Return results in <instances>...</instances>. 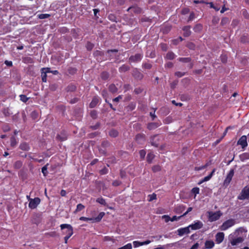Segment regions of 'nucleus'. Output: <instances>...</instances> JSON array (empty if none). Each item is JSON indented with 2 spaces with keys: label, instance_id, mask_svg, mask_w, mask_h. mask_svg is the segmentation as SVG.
I'll list each match as a JSON object with an SVG mask.
<instances>
[{
  "label": "nucleus",
  "instance_id": "nucleus-1",
  "mask_svg": "<svg viewBox=\"0 0 249 249\" xmlns=\"http://www.w3.org/2000/svg\"><path fill=\"white\" fill-rule=\"evenodd\" d=\"M246 232L244 229L243 228H240L239 229H238L237 230H236L235 232L234 233V235H232V234H231L229 236V238H230V239L231 240V244L232 245V246H235L236 245H237L238 244L242 242L243 241V237H238L236 239H231L232 237L235 235V236H237V235H240V233H242L243 232Z\"/></svg>",
  "mask_w": 249,
  "mask_h": 249
},
{
  "label": "nucleus",
  "instance_id": "nucleus-2",
  "mask_svg": "<svg viewBox=\"0 0 249 249\" xmlns=\"http://www.w3.org/2000/svg\"><path fill=\"white\" fill-rule=\"evenodd\" d=\"M208 219L211 222L216 221L219 219V218L222 215V213L220 211H217L215 212H209Z\"/></svg>",
  "mask_w": 249,
  "mask_h": 249
},
{
  "label": "nucleus",
  "instance_id": "nucleus-3",
  "mask_svg": "<svg viewBox=\"0 0 249 249\" xmlns=\"http://www.w3.org/2000/svg\"><path fill=\"white\" fill-rule=\"evenodd\" d=\"M29 199V207L32 209H35L40 202V199L38 197H36L34 199L30 198L28 196H27Z\"/></svg>",
  "mask_w": 249,
  "mask_h": 249
},
{
  "label": "nucleus",
  "instance_id": "nucleus-4",
  "mask_svg": "<svg viewBox=\"0 0 249 249\" xmlns=\"http://www.w3.org/2000/svg\"><path fill=\"white\" fill-rule=\"evenodd\" d=\"M235 223L234 220L229 219L224 222L223 224L220 226V230L222 231H225L230 227L233 226Z\"/></svg>",
  "mask_w": 249,
  "mask_h": 249
},
{
  "label": "nucleus",
  "instance_id": "nucleus-5",
  "mask_svg": "<svg viewBox=\"0 0 249 249\" xmlns=\"http://www.w3.org/2000/svg\"><path fill=\"white\" fill-rule=\"evenodd\" d=\"M61 230L66 229V231L65 233L69 236H71L73 234V228L72 226L70 224H63L60 225Z\"/></svg>",
  "mask_w": 249,
  "mask_h": 249
},
{
  "label": "nucleus",
  "instance_id": "nucleus-6",
  "mask_svg": "<svg viewBox=\"0 0 249 249\" xmlns=\"http://www.w3.org/2000/svg\"><path fill=\"white\" fill-rule=\"evenodd\" d=\"M249 198V187L245 188L239 196V199L243 200Z\"/></svg>",
  "mask_w": 249,
  "mask_h": 249
},
{
  "label": "nucleus",
  "instance_id": "nucleus-7",
  "mask_svg": "<svg viewBox=\"0 0 249 249\" xmlns=\"http://www.w3.org/2000/svg\"><path fill=\"white\" fill-rule=\"evenodd\" d=\"M234 175V171L233 170H230L229 173L228 174L225 179L224 181V185L225 186H227L230 183L233 176Z\"/></svg>",
  "mask_w": 249,
  "mask_h": 249
},
{
  "label": "nucleus",
  "instance_id": "nucleus-8",
  "mask_svg": "<svg viewBox=\"0 0 249 249\" xmlns=\"http://www.w3.org/2000/svg\"><path fill=\"white\" fill-rule=\"evenodd\" d=\"M190 228L189 226L183 228H180L178 230V234L179 236H183L185 234H187L190 232Z\"/></svg>",
  "mask_w": 249,
  "mask_h": 249
},
{
  "label": "nucleus",
  "instance_id": "nucleus-9",
  "mask_svg": "<svg viewBox=\"0 0 249 249\" xmlns=\"http://www.w3.org/2000/svg\"><path fill=\"white\" fill-rule=\"evenodd\" d=\"M203 226L202 223L200 221H196L194 224L190 225L189 226L193 230H196L200 229Z\"/></svg>",
  "mask_w": 249,
  "mask_h": 249
},
{
  "label": "nucleus",
  "instance_id": "nucleus-10",
  "mask_svg": "<svg viewBox=\"0 0 249 249\" xmlns=\"http://www.w3.org/2000/svg\"><path fill=\"white\" fill-rule=\"evenodd\" d=\"M238 144L241 145L242 148L246 147L248 145L247 142V137L245 135L242 136L237 142Z\"/></svg>",
  "mask_w": 249,
  "mask_h": 249
},
{
  "label": "nucleus",
  "instance_id": "nucleus-11",
  "mask_svg": "<svg viewBox=\"0 0 249 249\" xmlns=\"http://www.w3.org/2000/svg\"><path fill=\"white\" fill-rule=\"evenodd\" d=\"M50 72V69L49 68H43L41 70L42 80L44 82H46L47 73Z\"/></svg>",
  "mask_w": 249,
  "mask_h": 249
},
{
  "label": "nucleus",
  "instance_id": "nucleus-12",
  "mask_svg": "<svg viewBox=\"0 0 249 249\" xmlns=\"http://www.w3.org/2000/svg\"><path fill=\"white\" fill-rule=\"evenodd\" d=\"M224 238V234L223 232H218L215 235V241L216 243H221Z\"/></svg>",
  "mask_w": 249,
  "mask_h": 249
},
{
  "label": "nucleus",
  "instance_id": "nucleus-13",
  "mask_svg": "<svg viewBox=\"0 0 249 249\" xmlns=\"http://www.w3.org/2000/svg\"><path fill=\"white\" fill-rule=\"evenodd\" d=\"M160 124L158 123H151L148 124V128L149 129H153L160 125Z\"/></svg>",
  "mask_w": 249,
  "mask_h": 249
},
{
  "label": "nucleus",
  "instance_id": "nucleus-14",
  "mask_svg": "<svg viewBox=\"0 0 249 249\" xmlns=\"http://www.w3.org/2000/svg\"><path fill=\"white\" fill-rule=\"evenodd\" d=\"M104 215L105 213L101 212L96 217H93V222H99Z\"/></svg>",
  "mask_w": 249,
  "mask_h": 249
},
{
  "label": "nucleus",
  "instance_id": "nucleus-15",
  "mask_svg": "<svg viewBox=\"0 0 249 249\" xmlns=\"http://www.w3.org/2000/svg\"><path fill=\"white\" fill-rule=\"evenodd\" d=\"M214 242L213 241L208 240L205 242V246L206 249H212L214 246Z\"/></svg>",
  "mask_w": 249,
  "mask_h": 249
},
{
  "label": "nucleus",
  "instance_id": "nucleus-16",
  "mask_svg": "<svg viewBox=\"0 0 249 249\" xmlns=\"http://www.w3.org/2000/svg\"><path fill=\"white\" fill-rule=\"evenodd\" d=\"M240 159L241 160L244 161L249 159V153H244L240 155Z\"/></svg>",
  "mask_w": 249,
  "mask_h": 249
},
{
  "label": "nucleus",
  "instance_id": "nucleus-17",
  "mask_svg": "<svg viewBox=\"0 0 249 249\" xmlns=\"http://www.w3.org/2000/svg\"><path fill=\"white\" fill-rule=\"evenodd\" d=\"M104 240L106 242H111L112 243H114L116 242V240L113 237L108 236H105L104 238Z\"/></svg>",
  "mask_w": 249,
  "mask_h": 249
},
{
  "label": "nucleus",
  "instance_id": "nucleus-18",
  "mask_svg": "<svg viewBox=\"0 0 249 249\" xmlns=\"http://www.w3.org/2000/svg\"><path fill=\"white\" fill-rule=\"evenodd\" d=\"M79 220L84 221H91L93 222V217H86L82 216L80 217Z\"/></svg>",
  "mask_w": 249,
  "mask_h": 249
},
{
  "label": "nucleus",
  "instance_id": "nucleus-19",
  "mask_svg": "<svg viewBox=\"0 0 249 249\" xmlns=\"http://www.w3.org/2000/svg\"><path fill=\"white\" fill-rule=\"evenodd\" d=\"M85 208V206L82 205V204H78L77 205L76 209L75 211H74V213H76L77 212H80L83 210Z\"/></svg>",
  "mask_w": 249,
  "mask_h": 249
},
{
  "label": "nucleus",
  "instance_id": "nucleus-20",
  "mask_svg": "<svg viewBox=\"0 0 249 249\" xmlns=\"http://www.w3.org/2000/svg\"><path fill=\"white\" fill-rule=\"evenodd\" d=\"M117 249H132V246L131 243H128L123 247L118 248Z\"/></svg>",
  "mask_w": 249,
  "mask_h": 249
},
{
  "label": "nucleus",
  "instance_id": "nucleus-21",
  "mask_svg": "<svg viewBox=\"0 0 249 249\" xmlns=\"http://www.w3.org/2000/svg\"><path fill=\"white\" fill-rule=\"evenodd\" d=\"M133 245L134 248H138L139 247L143 246L142 242L139 241H134L133 242Z\"/></svg>",
  "mask_w": 249,
  "mask_h": 249
},
{
  "label": "nucleus",
  "instance_id": "nucleus-22",
  "mask_svg": "<svg viewBox=\"0 0 249 249\" xmlns=\"http://www.w3.org/2000/svg\"><path fill=\"white\" fill-rule=\"evenodd\" d=\"M37 16L40 19H44L49 18L50 15L48 14H41L38 15Z\"/></svg>",
  "mask_w": 249,
  "mask_h": 249
},
{
  "label": "nucleus",
  "instance_id": "nucleus-23",
  "mask_svg": "<svg viewBox=\"0 0 249 249\" xmlns=\"http://www.w3.org/2000/svg\"><path fill=\"white\" fill-rule=\"evenodd\" d=\"M192 193L195 194L194 198L196 197L197 194H198L199 193V189L198 187H195L192 189Z\"/></svg>",
  "mask_w": 249,
  "mask_h": 249
},
{
  "label": "nucleus",
  "instance_id": "nucleus-24",
  "mask_svg": "<svg viewBox=\"0 0 249 249\" xmlns=\"http://www.w3.org/2000/svg\"><path fill=\"white\" fill-rule=\"evenodd\" d=\"M154 155L153 154H152L151 153H149L147 156V160L149 162H151L152 160L154 159Z\"/></svg>",
  "mask_w": 249,
  "mask_h": 249
},
{
  "label": "nucleus",
  "instance_id": "nucleus-25",
  "mask_svg": "<svg viewBox=\"0 0 249 249\" xmlns=\"http://www.w3.org/2000/svg\"><path fill=\"white\" fill-rule=\"evenodd\" d=\"M215 171V169H213V170L212 171V172H211V173L209 175L205 177V180H209L212 178V177L213 176Z\"/></svg>",
  "mask_w": 249,
  "mask_h": 249
},
{
  "label": "nucleus",
  "instance_id": "nucleus-26",
  "mask_svg": "<svg viewBox=\"0 0 249 249\" xmlns=\"http://www.w3.org/2000/svg\"><path fill=\"white\" fill-rule=\"evenodd\" d=\"M161 218L163 219L165 222H168L171 221V217L168 215H164L161 216Z\"/></svg>",
  "mask_w": 249,
  "mask_h": 249
},
{
  "label": "nucleus",
  "instance_id": "nucleus-27",
  "mask_svg": "<svg viewBox=\"0 0 249 249\" xmlns=\"http://www.w3.org/2000/svg\"><path fill=\"white\" fill-rule=\"evenodd\" d=\"M98 103V99L97 98H94L92 102L90 104V106L91 107H93Z\"/></svg>",
  "mask_w": 249,
  "mask_h": 249
},
{
  "label": "nucleus",
  "instance_id": "nucleus-28",
  "mask_svg": "<svg viewBox=\"0 0 249 249\" xmlns=\"http://www.w3.org/2000/svg\"><path fill=\"white\" fill-rule=\"evenodd\" d=\"M156 196H157L155 194H153L152 195H149L148 196V198H148L149 199L148 200L149 201H152L153 200H155V199H156Z\"/></svg>",
  "mask_w": 249,
  "mask_h": 249
},
{
  "label": "nucleus",
  "instance_id": "nucleus-29",
  "mask_svg": "<svg viewBox=\"0 0 249 249\" xmlns=\"http://www.w3.org/2000/svg\"><path fill=\"white\" fill-rule=\"evenodd\" d=\"M17 142L15 138L13 137L11 140V145L12 146H15L17 144Z\"/></svg>",
  "mask_w": 249,
  "mask_h": 249
},
{
  "label": "nucleus",
  "instance_id": "nucleus-30",
  "mask_svg": "<svg viewBox=\"0 0 249 249\" xmlns=\"http://www.w3.org/2000/svg\"><path fill=\"white\" fill-rule=\"evenodd\" d=\"M109 135L113 137H115L118 135V132L115 130H111L109 132Z\"/></svg>",
  "mask_w": 249,
  "mask_h": 249
},
{
  "label": "nucleus",
  "instance_id": "nucleus-31",
  "mask_svg": "<svg viewBox=\"0 0 249 249\" xmlns=\"http://www.w3.org/2000/svg\"><path fill=\"white\" fill-rule=\"evenodd\" d=\"M166 57L169 59H172L175 57V54L172 53H169L167 54Z\"/></svg>",
  "mask_w": 249,
  "mask_h": 249
},
{
  "label": "nucleus",
  "instance_id": "nucleus-32",
  "mask_svg": "<svg viewBox=\"0 0 249 249\" xmlns=\"http://www.w3.org/2000/svg\"><path fill=\"white\" fill-rule=\"evenodd\" d=\"M182 216H174L172 218H171V221L173 222L174 221H178L180 219L181 217H182Z\"/></svg>",
  "mask_w": 249,
  "mask_h": 249
},
{
  "label": "nucleus",
  "instance_id": "nucleus-33",
  "mask_svg": "<svg viewBox=\"0 0 249 249\" xmlns=\"http://www.w3.org/2000/svg\"><path fill=\"white\" fill-rule=\"evenodd\" d=\"M20 98V100L23 102H26L28 100V98L24 95H21Z\"/></svg>",
  "mask_w": 249,
  "mask_h": 249
},
{
  "label": "nucleus",
  "instance_id": "nucleus-34",
  "mask_svg": "<svg viewBox=\"0 0 249 249\" xmlns=\"http://www.w3.org/2000/svg\"><path fill=\"white\" fill-rule=\"evenodd\" d=\"M22 149L27 150L28 149V145L26 143H22L20 145Z\"/></svg>",
  "mask_w": 249,
  "mask_h": 249
},
{
  "label": "nucleus",
  "instance_id": "nucleus-35",
  "mask_svg": "<svg viewBox=\"0 0 249 249\" xmlns=\"http://www.w3.org/2000/svg\"><path fill=\"white\" fill-rule=\"evenodd\" d=\"M146 155V152L144 150H141L140 151V156L142 159H143Z\"/></svg>",
  "mask_w": 249,
  "mask_h": 249
},
{
  "label": "nucleus",
  "instance_id": "nucleus-36",
  "mask_svg": "<svg viewBox=\"0 0 249 249\" xmlns=\"http://www.w3.org/2000/svg\"><path fill=\"white\" fill-rule=\"evenodd\" d=\"M96 201L101 204H105V201L102 198H98L96 199Z\"/></svg>",
  "mask_w": 249,
  "mask_h": 249
},
{
  "label": "nucleus",
  "instance_id": "nucleus-37",
  "mask_svg": "<svg viewBox=\"0 0 249 249\" xmlns=\"http://www.w3.org/2000/svg\"><path fill=\"white\" fill-rule=\"evenodd\" d=\"M208 166V164H205L204 166L196 167L195 169L196 171H199L206 168Z\"/></svg>",
  "mask_w": 249,
  "mask_h": 249
},
{
  "label": "nucleus",
  "instance_id": "nucleus-38",
  "mask_svg": "<svg viewBox=\"0 0 249 249\" xmlns=\"http://www.w3.org/2000/svg\"><path fill=\"white\" fill-rule=\"evenodd\" d=\"M154 172H157L160 170V167L159 165L155 166L152 168Z\"/></svg>",
  "mask_w": 249,
  "mask_h": 249
},
{
  "label": "nucleus",
  "instance_id": "nucleus-39",
  "mask_svg": "<svg viewBox=\"0 0 249 249\" xmlns=\"http://www.w3.org/2000/svg\"><path fill=\"white\" fill-rule=\"evenodd\" d=\"M109 89L113 92L117 91V89L114 85H111L109 87Z\"/></svg>",
  "mask_w": 249,
  "mask_h": 249
},
{
  "label": "nucleus",
  "instance_id": "nucleus-40",
  "mask_svg": "<svg viewBox=\"0 0 249 249\" xmlns=\"http://www.w3.org/2000/svg\"><path fill=\"white\" fill-rule=\"evenodd\" d=\"M42 172L44 176H46L47 174V168L46 166H44L42 168Z\"/></svg>",
  "mask_w": 249,
  "mask_h": 249
},
{
  "label": "nucleus",
  "instance_id": "nucleus-41",
  "mask_svg": "<svg viewBox=\"0 0 249 249\" xmlns=\"http://www.w3.org/2000/svg\"><path fill=\"white\" fill-rule=\"evenodd\" d=\"M209 4L211 8H214L215 10L218 11L219 10V8H216L214 6L213 3L212 2H209Z\"/></svg>",
  "mask_w": 249,
  "mask_h": 249
},
{
  "label": "nucleus",
  "instance_id": "nucleus-42",
  "mask_svg": "<svg viewBox=\"0 0 249 249\" xmlns=\"http://www.w3.org/2000/svg\"><path fill=\"white\" fill-rule=\"evenodd\" d=\"M199 247V244L196 243L194 244L191 248V249H197Z\"/></svg>",
  "mask_w": 249,
  "mask_h": 249
},
{
  "label": "nucleus",
  "instance_id": "nucleus-43",
  "mask_svg": "<svg viewBox=\"0 0 249 249\" xmlns=\"http://www.w3.org/2000/svg\"><path fill=\"white\" fill-rule=\"evenodd\" d=\"M5 64L6 65H7V66H11L12 65V61H7V60L5 61Z\"/></svg>",
  "mask_w": 249,
  "mask_h": 249
},
{
  "label": "nucleus",
  "instance_id": "nucleus-44",
  "mask_svg": "<svg viewBox=\"0 0 249 249\" xmlns=\"http://www.w3.org/2000/svg\"><path fill=\"white\" fill-rule=\"evenodd\" d=\"M151 242H152V241H150V240H146L144 242H142L143 245H148V244H150Z\"/></svg>",
  "mask_w": 249,
  "mask_h": 249
},
{
  "label": "nucleus",
  "instance_id": "nucleus-45",
  "mask_svg": "<svg viewBox=\"0 0 249 249\" xmlns=\"http://www.w3.org/2000/svg\"><path fill=\"white\" fill-rule=\"evenodd\" d=\"M135 57H136V60H138L141 59L142 56L140 54H137Z\"/></svg>",
  "mask_w": 249,
  "mask_h": 249
},
{
  "label": "nucleus",
  "instance_id": "nucleus-46",
  "mask_svg": "<svg viewBox=\"0 0 249 249\" xmlns=\"http://www.w3.org/2000/svg\"><path fill=\"white\" fill-rule=\"evenodd\" d=\"M208 180H205V178H203L202 179L200 180L199 181V182L198 183V184H202V183H203L204 182H206V181H208Z\"/></svg>",
  "mask_w": 249,
  "mask_h": 249
},
{
  "label": "nucleus",
  "instance_id": "nucleus-47",
  "mask_svg": "<svg viewBox=\"0 0 249 249\" xmlns=\"http://www.w3.org/2000/svg\"><path fill=\"white\" fill-rule=\"evenodd\" d=\"M71 236H69L68 235H66L65 237H64V239H65V243H67V242H68V240L69 239V238Z\"/></svg>",
  "mask_w": 249,
  "mask_h": 249
},
{
  "label": "nucleus",
  "instance_id": "nucleus-48",
  "mask_svg": "<svg viewBox=\"0 0 249 249\" xmlns=\"http://www.w3.org/2000/svg\"><path fill=\"white\" fill-rule=\"evenodd\" d=\"M93 47V45L91 44H88L87 46V48L89 50L91 49Z\"/></svg>",
  "mask_w": 249,
  "mask_h": 249
},
{
  "label": "nucleus",
  "instance_id": "nucleus-49",
  "mask_svg": "<svg viewBox=\"0 0 249 249\" xmlns=\"http://www.w3.org/2000/svg\"><path fill=\"white\" fill-rule=\"evenodd\" d=\"M189 10L188 9H185L182 11V13L184 14L188 13Z\"/></svg>",
  "mask_w": 249,
  "mask_h": 249
},
{
  "label": "nucleus",
  "instance_id": "nucleus-50",
  "mask_svg": "<svg viewBox=\"0 0 249 249\" xmlns=\"http://www.w3.org/2000/svg\"><path fill=\"white\" fill-rule=\"evenodd\" d=\"M121 98V96H119V97H117V98H115L113 100V101H115V102H118V101H119V100H120Z\"/></svg>",
  "mask_w": 249,
  "mask_h": 249
},
{
  "label": "nucleus",
  "instance_id": "nucleus-51",
  "mask_svg": "<svg viewBox=\"0 0 249 249\" xmlns=\"http://www.w3.org/2000/svg\"><path fill=\"white\" fill-rule=\"evenodd\" d=\"M226 10H227V9H226V8H225L224 7H223L222 8V9H221V10L220 12H221V13H224L225 11H226Z\"/></svg>",
  "mask_w": 249,
  "mask_h": 249
},
{
  "label": "nucleus",
  "instance_id": "nucleus-52",
  "mask_svg": "<svg viewBox=\"0 0 249 249\" xmlns=\"http://www.w3.org/2000/svg\"><path fill=\"white\" fill-rule=\"evenodd\" d=\"M50 72H52L54 74H56L57 73H58V71H50Z\"/></svg>",
  "mask_w": 249,
  "mask_h": 249
},
{
  "label": "nucleus",
  "instance_id": "nucleus-53",
  "mask_svg": "<svg viewBox=\"0 0 249 249\" xmlns=\"http://www.w3.org/2000/svg\"><path fill=\"white\" fill-rule=\"evenodd\" d=\"M93 11H94V15H96L97 13L99 12V10L97 9H94Z\"/></svg>",
  "mask_w": 249,
  "mask_h": 249
},
{
  "label": "nucleus",
  "instance_id": "nucleus-54",
  "mask_svg": "<svg viewBox=\"0 0 249 249\" xmlns=\"http://www.w3.org/2000/svg\"><path fill=\"white\" fill-rule=\"evenodd\" d=\"M194 3H203V1L195 0Z\"/></svg>",
  "mask_w": 249,
  "mask_h": 249
},
{
  "label": "nucleus",
  "instance_id": "nucleus-55",
  "mask_svg": "<svg viewBox=\"0 0 249 249\" xmlns=\"http://www.w3.org/2000/svg\"><path fill=\"white\" fill-rule=\"evenodd\" d=\"M192 210V207H189L187 209V213H189L190 212H191V211Z\"/></svg>",
  "mask_w": 249,
  "mask_h": 249
},
{
  "label": "nucleus",
  "instance_id": "nucleus-56",
  "mask_svg": "<svg viewBox=\"0 0 249 249\" xmlns=\"http://www.w3.org/2000/svg\"><path fill=\"white\" fill-rule=\"evenodd\" d=\"M176 75H177L178 76H182L183 75L180 74L179 72L176 73Z\"/></svg>",
  "mask_w": 249,
  "mask_h": 249
},
{
  "label": "nucleus",
  "instance_id": "nucleus-57",
  "mask_svg": "<svg viewBox=\"0 0 249 249\" xmlns=\"http://www.w3.org/2000/svg\"><path fill=\"white\" fill-rule=\"evenodd\" d=\"M150 115L151 116V117L152 118H155V115H154V113H152V112L150 113Z\"/></svg>",
  "mask_w": 249,
  "mask_h": 249
},
{
  "label": "nucleus",
  "instance_id": "nucleus-58",
  "mask_svg": "<svg viewBox=\"0 0 249 249\" xmlns=\"http://www.w3.org/2000/svg\"><path fill=\"white\" fill-rule=\"evenodd\" d=\"M113 185H119V183L118 182H113Z\"/></svg>",
  "mask_w": 249,
  "mask_h": 249
},
{
  "label": "nucleus",
  "instance_id": "nucleus-59",
  "mask_svg": "<svg viewBox=\"0 0 249 249\" xmlns=\"http://www.w3.org/2000/svg\"><path fill=\"white\" fill-rule=\"evenodd\" d=\"M61 193L62 196H64L65 192L64 191H62Z\"/></svg>",
  "mask_w": 249,
  "mask_h": 249
},
{
  "label": "nucleus",
  "instance_id": "nucleus-60",
  "mask_svg": "<svg viewBox=\"0 0 249 249\" xmlns=\"http://www.w3.org/2000/svg\"><path fill=\"white\" fill-rule=\"evenodd\" d=\"M229 128H230V127H227V128H226V130H225V133H224V134H225L227 133V130H228Z\"/></svg>",
  "mask_w": 249,
  "mask_h": 249
},
{
  "label": "nucleus",
  "instance_id": "nucleus-61",
  "mask_svg": "<svg viewBox=\"0 0 249 249\" xmlns=\"http://www.w3.org/2000/svg\"><path fill=\"white\" fill-rule=\"evenodd\" d=\"M139 138H142V136H137V141H138V139H139Z\"/></svg>",
  "mask_w": 249,
  "mask_h": 249
},
{
  "label": "nucleus",
  "instance_id": "nucleus-62",
  "mask_svg": "<svg viewBox=\"0 0 249 249\" xmlns=\"http://www.w3.org/2000/svg\"><path fill=\"white\" fill-rule=\"evenodd\" d=\"M188 213H187V211L183 214L181 216H184L185 215H186Z\"/></svg>",
  "mask_w": 249,
  "mask_h": 249
},
{
  "label": "nucleus",
  "instance_id": "nucleus-63",
  "mask_svg": "<svg viewBox=\"0 0 249 249\" xmlns=\"http://www.w3.org/2000/svg\"><path fill=\"white\" fill-rule=\"evenodd\" d=\"M165 122H166V123H169L170 122V121H168V119H166V120H165Z\"/></svg>",
  "mask_w": 249,
  "mask_h": 249
},
{
  "label": "nucleus",
  "instance_id": "nucleus-64",
  "mask_svg": "<svg viewBox=\"0 0 249 249\" xmlns=\"http://www.w3.org/2000/svg\"><path fill=\"white\" fill-rule=\"evenodd\" d=\"M22 49H23V47L22 46L18 48V49H19V50H21Z\"/></svg>",
  "mask_w": 249,
  "mask_h": 249
}]
</instances>
